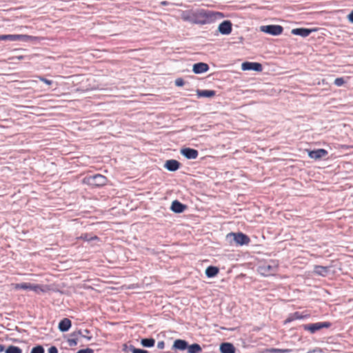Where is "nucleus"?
I'll use <instances>...</instances> for the list:
<instances>
[{"label":"nucleus","instance_id":"obj_1","mask_svg":"<svg viewBox=\"0 0 353 353\" xmlns=\"http://www.w3.org/2000/svg\"><path fill=\"white\" fill-rule=\"evenodd\" d=\"M227 239L230 241H234L236 245H248L250 241V238L241 232H231L227 235Z\"/></svg>","mask_w":353,"mask_h":353},{"label":"nucleus","instance_id":"obj_2","mask_svg":"<svg viewBox=\"0 0 353 353\" xmlns=\"http://www.w3.org/2000/svg\"><path fill=\"white\" fill-rule=\"evenodd\" d=\"M330 326L331 323L327 321L318 322L315 323L305 324L303 325V329L305 330L309 331L311 334H314L323 328H328Z\"/></svg>","mask_w":353,"mask_h":353},{"label":"nucleus","instance_id":"obj_3","mask_svg":"<svg viewBox=\"0 0 353 353\" xmlns=\"http://www.w3.org/2000/svg\"><path fill=\"white\" fill-rule=\"evenodd\" d=\"M278 265L276 263L272 262L271 264H263L259 267V271L261 274L268 276L273 275L277 271Z\"/></svg>","mask_w":353,"mask_h":353},{"label":"nucleus","instance_id":"obj_4","mask_svg":"<svg viewBox=\"0 0 353 353\" xmlns=\"http://www.w3.org/2000/svg\"><path fill=\"white\" fill-rule=\"evenodd\" d=\"M260 29L261 31L274 36L279 35L283 31V28L279 25L262 26Z\"/></svg>","mask_w":353,"mask_h":353},{"label":"nucleus","instance_id":"obj_5","mask_svg":"<svg viewBox=\"0 0 353 353\" xmlns=\"http://www.w3.org/2000/svg\"><path fill=\"white\" fill-rule=\"evenodd\" d=\"M85 180H86L88 184L94 186H102L105 185L107 183L106 177L99 174L90 176L85 179Z\"/></svg>","mask_w":353,"mask_h":353},{"label":"nucleus","instance_id":"obj_6","mask_svg":"<svg viewBox=\"0 0 353 353\" xmlns=\"http://www.w3.org/2000/svg\"><path fill=\"white\" fill-rule=\"evenodd\" d=\"M15 289H21V290H29L34 291L37 293H39L40 292H43L42 288L39 285L31 284L30 283H17L15 285Z\"/></svg>","mask_w":353,"mask_h":353},{"label":"nucleus","instance_id":"obj_7","mask_svg":"<svg viewBox=\"0 0 353 353\" xmlns=\"http://www.w3.org/2000/svg\"><path fill=\"white\" fill-rule=\"evenodd\" d=\"M243 70H254L261 72L263 70L262 65L256 62H244L241 65Z\"/></svg>","mask_w":353,"mask_h":353},{"label":"nucleus","instance_id":"obj_8","mask_svg":"<svg viewBox=\"0 0 353 353\" xmlns=\"http://www.w3.org/2000/svg\"><path fill=\"white\" fill-rule=\"evenodd\" d=\"M232 24L230 21L226 20L221 22L218 28L219 32L222 34L228 35L231 33Z\"/></svg>","mask_w":353,"mask_h":353},{"label":"nucleus","instance_id":"obj_9","mask_svg":"<svg viewBox=\"0 0 353 353\" xmlns=\"http://www.w3.org/2000/svg\"><path fill=\"white\" fill-rule=\"evenodd\" d=\"M328 154L327 151L325 149H317L314 150H310L308 152V156L310 158L314 160H318L325 157Z\"/></svg>","mask_w":353,"mask_h":353},{"label":"nucleus","instance_id":"obj_10","mask_svg":"<svg viewBox=\"0 0 353 353\" xmlns=\"http://www.w3.org/2000/svg\"><path fill=\"white\" fill-rule=\"evenodd\" d=\"M181 154L188 159H195L199 155L196 150L185 148L181 150Z\"/></svg>","mask_w":353,"mask_h":353},{"label":"nucleus","instance_id":"obj_11","mask_svg":"<svg viewBox=\"0 0 353 353\" xmlns=\"http://www.w3.org/2000/svg\"><path fill=\"white\" fill-rule=\"evenodd\" d=\"M209 65L203 62L196 63L193 65L192 71L194 74H202L208 71Z\"/></svg>","mask_w":353,"mask_h":353},{"label":"nucleus","instance_id":"obj_12","mask_svg":"<svg viewBox=\"0 0 353 353\" xmlns=\"http://www.w3.org/2000/svg\"><path fill=\"white\" fill-rule=\"evenodd\" d=\"M221 353H235L236 348L231 343L225 342L220 345L219 347Z\"/></svg>","mask_w":353,"mask_h":353},{"label":"nucleus","instance_id":"obj_13","mask_svg":"<svg viewBox=\"0 0 353 353\" xmlns=\"http://www.w3.org/2000/svg\"><path fill=\"white\" fill-rule=\"evenodd\" d=\"M164 167L170 172H174L180 168V163L174 159L168 160Z\"/></svg>","mask_w":353,"mask_h":353},{"label":"nucleus","instance_id":"obj_14","mask_svg":"<svg viewBox=\"0 0 353 353\" xmlns=\"http://www.w3.org/2000/svg\"><path fill=\"white\" fill-rule=\"evenodd\" d=\"M90 333V330H88L87 329L84 330L83 331H81V330H79L73 332L70 334V336L77 337V338H78L79 336H81L83 338L86 339L88 341H90L92 337V336L89 335Z\"/></svg>","mask_w":353,"mask_h":353},{"label":"nucleus","instance_id":"obj_15","mask_svg":"<svg viewBox=\"0 0 353 353\" xmlns=\"http://www.w3.org/2000/svg\"><path fill=\"white\" fill-rule=\"evenodd\" d=\"M313 30L308 28H294L292 30V34L294 35H299L303 37H306L310 35V34Z\"/></svg>","mask_w":353,"mask_h":353},{"label":"nucleus","instance_id":"obj_16","mask_svg":"<svg viewBox=\"0 0 353 353\" xmlns=\"http://www.w3.org/2000/svg\"><path fill=\"white\" fill-rule=\"evenodd\" d=\"M71 325V321L68 318H64L59 322L58 327L61 332H65L69 330Z\"/></svg>","mask_w":353,"mask_h":353},{"label":"nucleus","instance_id":"obj_17","mask_svg":"<svg viewBox=\"0 0 353 353\" xmlns=\"http://www.w3.org/2000/svg\"><path fill=\"white\" fill-rule=\"evenodd\" d=\"M170 208L175 213H181L186 208V205L182 204L179 201L175 200L172 203Z\"/></svg>","mask_w":353,"mask_h":353},{"label":"nucleus","instance_id":"obj_18","mask_svg":"<svg viewBox=\"0 0 353 353\" xmlns=\"http://www.w3.org/2000/svg\"><path fill=\"white\" fill-rule=\"evenodd\" d=\"M196 94L198 97H213L216 94V92L214 90H197Z\"/></svg>","mask_w":353,"mask_h":353},{"label":"nucleus","instance_id":"obj_19","mask_svg":"<svg viewBox=\"0 0 353 353\" xmlns=\"http://www.w3.org/2000/svg\"><path fill=\"white\" fill-rule=\"evenodd\" d=\"M24 37H26V35L3 34V35H0V40L18 41V40H21L22 38H24Z\"/></svg>","mask_w":353,"mask_h":353},{"label":"nucleus","instance_id":"obj_20","mask_svg":"<svg viewBox=\"0 0 353 353\" xmlns=\"http://www.w3.org/2000/svg\"><path fill=\"white\" fill-rule=\"evenodd\" d=\"M306 316H307V315L303 316L299 312H296L290 314L289 316H288V318L285 320L284 323H285V324H286V323H290L294 320L303 319L305 318Z\"/></svg>","mask_w":353,"mask_h":353},{"label":"nucleus","instance_id":"obj_21","mask_svg":"<svg viewBox=\"0 0 353 353\" xmlns=\"http://www.w3.org/2000/svg\"><path fill=\"white\" fill-rule=\"evenodd\" d=\"M329 270H330V267L316 265L314 267V272L315 274H316L318 275L325 276L328 274Z\"/></svg>","mask_w":353,"mask_h":353},{"label":"nucleus","instance_id":"obj_22","mask_svg":"<svg viewBox=\"0 0 353 353\" xmlns=\"http://www.w3.org/2000/svg\"><path fill=\"white\" fill-rule=\"evenodd\" d=\"M188 347V343L182 339L175 340L173 344V348L180 350H185Z\"/></svg>","mask_w":353,"mask_h":353},{"label":"nucleus","instance_id":"obj_23","mask_svg":"<svg viewBox=\"0 0 353 353\" xmlns=\"http://www.w3.org/2000/svg\"><path fill=\"white\" fill-rule=\"evenodd\" d=\"M219 270L215 266H209L205 270V274L208 278L214 277L218 274Z\"/></svg>","mask_w":353,"mask_h":353},{"label":"nucleus","instance_id":"obj_24","mask_svg":"<svg viewBox=\"0 0 353 353\" xmlns=\"http://www.w3.org/2000/svg\"><path fill=\"white\" fill-rule=\"evenodd\" d=\"M141 344L145 347H152L155 344V340L152 338H145L141 340Z\"/></svg>","mask_w":353,"mask_h":353},{"label":"nucleus","instance_id":"obj_25","mask_svg":"<svg viewBox=\"0 0 353 353\" xmlns=\"http://www.w3.org/2000/svg\"><path fill=\"white\" fill-rule=\"evenodd\" d=\"M187 348L188 353H199L202 350L201 346L197 343H193L188 345Z\"/></svg>","mask_w":353,"mask_h":353},{"label":"nucleus","instance_id":"obj_26","mask_svg":"<svg viewBox=\"0 0 353 353\" xmlns=\"http://www.w3.org/2000/svg\"><path fill=\"white\" fill-rule=\"evenodd\" d=\"M6 353H22V350L14 345H9L5 349Z\"/></svg>","mask_w":353,"mask_h":353},{"label":"nucleus","instance_id":"obj_27","mask_svg":"<svg viewBox=\"0 0 353 353\" xmlns=\"http://www.w3.org/2000/svg\"><path fill=\"white\" fill-rule=\"evenodd\" d=\"M30 353H44V348L41 345L34 347Z\"/></svg>","mask_w":353,"mask_h":353},{"label":"nucleus","instance_id":"obj_28","mask_svg":"<svg viewBox=\"0 0 353 353\" xmlns=\"http://www.w3.org/2000/svg\"><path fill=\"white\" fill-rule=\"evenodd\" d=\"M77 340L78 338L70 336V338L68 339L67 342L70 347H72L77 345Z\"/></svg>","mask_w":353,"mask_h":353},{"label":"nucleus","instance_id":"obj_29","mask_svg":"<svg viewBox=\"0 0 353 353\" xmlns=\"http://www.w3.org/2000/svg\"><path fill=\"white\" fill-rule=\"evenodd\" d=\"M345 83V80L343 79V78L342 77H339V78H336L335 80H334V84L336 85V86H341L343 85V84Z\"/></svg>","mask_w":353,"mask_h":353},{"label":"nucleus","instance_id":"obj_30","mask_svg":"<svg viewBox=\"0 0 353 353\" xmlns=\"http://www.w3.org/2000/svg\"><path fill=\"white\" fill-rule=\"evenodd\" d=\"M132 353H149L147 350L131 347Z\"/></svg>","mask_w":353,"mask_h":353},{"label":"nucleus","instance_id":"obj_31","mask_svg":"<svg viewBox=\"0 0 353 353\" xmlns=\"http://www.w3.org/2000/svg\"><path fill=\"white\" fill-rule=\"evenodd\" d=\"M175 85L178 87L183 86L184 85V81L182 78H178L175 80Z\"/></svg>","mask_w":353,"mask_h":353},{"label":"nucleus","instance_id":"obj_32","mask_svg":"<svg viewBox=\"0 0 353 353\" xmlns=\"http://www.w3.org/2000/svg\"><path fill=\"white\" fill-rule=\"evenodd\" d=\"M271 352H276V353H285V352H289L290 350H288V349H272L271 351Z\"/></svg>","mask_w":353,"mask_h":353},{"label":"nucleus","instance_id":"obj_33","mask_svg":"<svg viewBox=\"0 0 353 353\" xmlns=\"http://www.w3.org/2000/svg\"><path fill=\"white\" fill-rule=\"evenodd\" d=\"M77 353H94V350L90 348L80 350Z\"/></svg>","mask_w":353,"mask_h":353},{"label":"nucleus","instance_id":"obj_34","mask_svg":"<svg viewBox=\"0 0 353 353\" xmlns=\"http://www.w3.org/2000/svg\"><path fill=\"white\" fill-rule=\"evenodd\" d=\"M48 353H58V350L55 346H52L48 349Z\"/></svg>","mask_w":353,"mask_h":353},{"label":"nucleus","instance_id":"obj_35","mask_svg":"<svg viewBox=\"0 0 353 353\" xmlns=\"http://www.w3.org/2000/svg\"><path fill=\"white\" fill-rule=\"evenodd\" d=\"M40 80L47 85H51L52 83V81L51 80L45 79L43 77H41Z\"/></svg>","mask_w":353,"mask_h":353},{"label":"nucleus","instance_id":"obj_36","mask_svg":"<svg viewBox=\"0 0 353 353\" xmlns=\"http://www.w3.org/2000/svg\"><path fill=\"white\" fill-rule=\"evenodd\" d=\"M157 347L160 350H163L165 347V343L164 341H159L157 343Z\"/></svg>","mask_w":353,"mask_h":353},{"label":"nucleus","instance_id":"obj_37","mask_svg":"<svg viewBox=\"0 0 353 353\" xmlns=\"http://www.w3.org/2000/svg\"><path fill=\"white\" fill-rule=\"evenodd\" d=\"M347 18L351 23H353V10L348 14Z\"/></svg>","mask_w":353,"mask_h":353},{"label":"nucleus","instance_id":"obj_38","mask_svg":"<svg viewBox=\"0 0 353 353\" xmlns=\"http://www.w3.org/2000/svg\"><path fill=\"white\" fill-rule=\"evenodd\" d=\"M215 14H216L219 18H223V17H224L223 14V13H221V12H216Z\"/></svg>","mask_w":353,"mask_h":353},{"label":"nucleus","instance_id":"obj_39","mask_svg":"<svg viewBox=\"0 0 353 353\" xmlns=\"http://www.w3.org/2000/svg\"><path fill=\"white\" fill-rule=\"evenodd\" d=\"M3 351H5V347L4 345L0 344V352H3Z\"/></svg>","mask_w":353,"mask_h":353},{"label":"nucleus","instance_id":"obj_40","mask_svg":"<svg viewBox=\"0 0 353 353\" xmlns=\"http://www.w3.org/2000/svg\"><path fill=\"white\" fill-rule=\"evenodd\" d=\"M161 3L162 5H163V6H167V5L168 4V1H162Z\"/></svg>","mask_w":353,"mask_h":353}]
</instances>
